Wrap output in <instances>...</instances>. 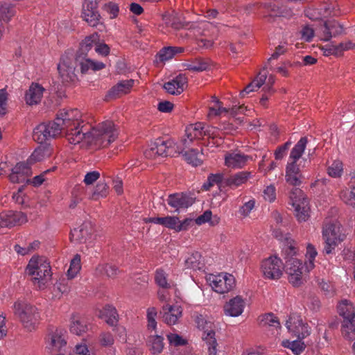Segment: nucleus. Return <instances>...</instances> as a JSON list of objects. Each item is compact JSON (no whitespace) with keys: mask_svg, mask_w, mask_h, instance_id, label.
I'll return each mask as SVG.
<instances>
[{"mask_svg":"<svg viewBox=\"0 0 355 355\" xmlns=\"http://www.w3.org/2000/svg\"><path fill=\"white\" fill-rule=\"evenodd\" d=\"M184 159L190 164L197 166L202 162L204 155L202 150L199 153L196 149H191L184 153L183 155Z\"/></svg>","mask_w":355,"mask_h":355,"instance_id":"44","label":"nucleus"},{"mask_svg":"<svg viewBox=\"0 0 355 355\" xmlns=\"http://www.w3.org/2000/svg\"><path fill=\"white\" fill-rule=\"evenodd\" d=\"M94 232V225L90 221H85L78 227L71 231V240L76 243H85Z\"/></svg>","mask_w":355,"mask_h":355,"instance_id":"17","label":"nucleus"},{"mask_svg":"<svg viewBox=\"0 0 355 355\" xmlns=\"http://www.w3.org/2000/svg\"><path fill=\"white\" fill-rule=\"evenodd\" d=\"M31 175V169L29 164L27 162H19L12 168L9 180L12 183H21L26 182Z\"/></svg>","mask_w":355,"mask_h":355,"instance_id":"19","label":"nucleus"},{"mask_svg":"<svg viewBox=\"0 0 355 355\" xmlns=\"http://www.w3.org/2000/svg\"><path fill=\"white\" fill-rule=\"evenodd\" d=\"M171 144L170 141L158 140L145 151V155L148 158H155L156 156H167Z\"/></svg>","mask_w":355,"mask_h":355,"instance_id":"26","label":"nucleus"},{"mask_svg":"<svg viewBox=\"0 0 355 355\" xmlns=\"http://www.w3.org/2000/svg\"><path fill=\"white\" fill-rule=\"evenodd\" d=\"M85 319L78 314H73L70 319L69 330L76 335L80 336L87 331Z\"/></svg>","mask_w":355,"mask_h":355,"instance_id":"29","label":"nucleus"},{"mask_svg":"<svg viewBox=\"0 0 355 355\" xmlns=\"http://www.w3.org/2000/svg\"><path fill=\"white\" fill-rule=\"evenodd\" d=\"M109 194V187L104 181H100L96 184L92 198L94 200H98L101 198H105Z\"/></svg>","mask_w":355,"mask_h":355,"instance_id":"50","label":"nucleus"},{"mask_svg":"<svg viewBox=\"0 0 355 355\" xmlns=\"http://www.w3.org/2000/svg\"><path fill=\"white\" fill-rule=\"evenodd\" d=\"M283 263L276 256L270 257L262 261L261 271L265 278L278 279L282 275Z\"/></svg>","mask_w":355,"mask_h":355,"instance_id":"12","label":"nucleus"},{"mask_svg":"<svg viewBox=\"0 0 355 355\" xmlns=\"http://www.w3.org/2000/svg\"><path fill=\"white\" fill-rule=\"evenodd\" d=\"M196 324L197 327L202 331V338L209 345V355H216L218 344L215 338L214 324L202 315L197 317Z\"/></svg>","mask_w":355,"mask_h":355,"instance_id":"7","label":"nucleus"},{"mask_svg":"<svg viewBox=\"0 0 355 355\" xmlns=\"http://www.w3.org/2000/svg\"><path fill=\"white\" fill-rule=\"evenodd\" d=\"M83 18L87 24L93 27L100 23L101 16L97 10V3L93 1L86 0L83 8Z\"/></svg>","mask_w":355,"mask_h":355,"instance_id":"18","label":"nucleus"},{"mask_svg":"<svg viewBox=\"0 0 355 355\" xmlns=\"http://www.w3.org/2000/svg\"><path fill=\"white\" fill-rule=\"evenodd\" d=\"M203 123H196L191 124L186 128L185 138L181 140L182 145L184 147H188L190 144L196 139L203 138Z\"/></svg>","mask_w":355,"mask_h":355,"instance_id":"21","label":"nucleus"},{"mask_svg":"<svg viewBox=\"0 0 355 355\" xmlns=\"http://www.w3.org/2000/svg\"><path fill=\"white\" fill-rule=\"evenodd\" d=\"M99 343L102 347H107L112 346L114 343L113 335L110 332H102L99 335Z\"/></svg>","mask_w":355,"mask_h":355,"instance_id":"59","label":"nucleus"},{"mask_svg":"<svg viewBox=\"0 0 355 355\" xmlns=\"http://www.w3.org/2000/svg\"><path fill=\"white\" fill-rule=\"evenodd\" d=\"M288 330L299 339H304L311 334V328L303 322L302 317L296 313L291 314L286 321Z\"/></svg>","mask_w":355,"mask_h":355,"instance_id":"13","label":"nucleus"},{"mask_svg":"<svg viewBox=\"0 0 355 355\" xmlns=\"http://www.w3.org/2000/svg\"><path fill=\"white\" fill-rule=\"evenodd\" d=\"M3 217L6 227L21 225L28 221L26 215L21 211L12 210L4 211Z\"/></svg>","mask_w":355,"mask_h":355,"instance_id":"27","label":"nucleus"},{"mask_svg":"<svg viewBox=\"0 0 355 355\" xmlns=\"http://www.w3.org/2000/svg\"><path fill=\"white\" fill-rule=\"evenodd\" d=\"M168 205L179 211L181 209H187L194 202V199L185 193H175L170 194L166 200Z\"/></svg>","mask_w":355,"mask_h":355,"instance_id":"16","label":"nucleus"},{"mask_svg":"<svg viewBox=\"0 0 355 355\" xmlns=\"http://www.w3.org/2000/svg\"><path fill=\"white\" fill-rule=\"evenodd\" d=\"M146 345L151 354H159L164 347V338L158 335H150L147 338Z\"/></svg>","mask_w":355,"mask_h":355,"instance_id":"31","label":"nucleus"},{"mask_svg":"<svg viewBox=\"0 0 355 355\" xmlns=\"http://www.w3.org/2000/svg\"><path fill=\"white\" fill-rule=\"evenodd\" d=\"M187 85V78L184 74H179L173 80L166 83L164 88L166 92L173 95L181 94Z\"/></svg>","mask_w":355,"mask_h":355,"instance_id":"25","label":"nucleus"},{"mask_svg":"<svg viewBox=\"0 0 355 355\" xmlns=\"http://www.w3.org/2000/svg\"><path fill=\"white\" fill-rule=\"evenodd\" d=\"M202 132H203V137L205 136H207L209 138H213V139L216 138V137L221 138V136L220 134V130L218 128L214 127V126L205 125L203 123Z\"/></svg>","mask_w":355,"mask_h":355,"instance_id":"61","label":"nucleus"},{"mask_svg":"<svg viewBox=\"0 0 355 355\" xmlns=\"http://www.w3.org/2000/svg\"><path fill=\"white\" fill-rule=\"evenodd\" d=\"M318 285L324 293L327 296H333L335 294L334 286L324 279H318Z\"/></svg>","mask_w":355,"mask_h":355,"instance_id":"57","label":"nucleus"},{"mask_svg":"<svg viewBox=\"0 0 355 355\" xmlns=\"http://www.w3.org/2000/svg\"><path fill=\"white\" fill-rule=\"evenodd\" d=\"M59 79L64 85L74 83L77 80L75 73V64L71 58L67 55L62 56L58 64Z\"/></svg>","mask_w":355,"mask_h":355,"instance_id":"11","label":"nucleus"},{"mask_svg":"<svg viewBox=\"0 0 355 355\" xmlns=\"http://www.w3.org/2000/svg\"><path fill=\"white\" fill-rule=\"evenodd\" d=\"M80 269V257L76 254L71 261L69 268L67 270V275L69 279H73L76 277Z\"/></svg>","mask_w":355,"mask_h":355,"instance_id":"53","label":"nucleus"},{"mask_svg":"<svg viewBox=\"0 0 355 355\" xmlns=\"http://www.w3.org/2000/svg\"><path fill=\"white\" fill-rule=\"evenodd\" d=\"M161 313L162 314L163 321L168 325H173L176 324L182 317V309L180 306L166 304L162 306Z\"/></svg>","mask_w":355,"mask_h":355,"instance_id":"20","label":"nucleus"},{"mask_svg":"<svg viewBox=\"0 0 355 355\" xmlns=\"http://www.w3.org/2000/svg\"><path fill=\"white\" fill-rule=\"evenodd\" d=\"M263 193L264 199L270 202L276 199V189L273 184L267 186Z\"/></svg>","mask_w":355,"mask_h":355,"instance_id":"63","label":"nucleus"},{"mask_svg":"<svg viewBox=\"0 0 355 355\" xmlns=\"http://www.w3.org/2000/svg\"><path fill=\"white\" fill-rule=\"evenodd\" d=\"M245 110V108L243 106H234L231 110H228L221 105V102L219 100H216V105L209 108V114L218 116L230 112L232 115H236L239 113H243Z\"/></svg>","mask_w":355,"mask_h":355,"instance_id":"35","label":"nucleus"},{"mask_svg":"<svg viewBox=\"0 0 355 355\" xmlns=\"http://www.w3.org/2000/svg\"><path fill=\"white\" fill-rule=\"evenodd\" d=\"M46 128H48V132H49V137L51 139L55 138L60 135L62 132V130H64V127L62 126L60 122L58 121V119L53 121L49 122L46 123Z\"/></svg>","mask_w":355,"mask_h":355,"instance_id":"48","label":"nucleus"},{"mask_svg":"<svg viewBox=\"0 0 355 355\" xmlns=\"http://www.w3.org/2000/svg\"><path fill=\"white\" fill-rule=\"evenodd\" d=\"M255 205V200L254 199L250 200L245 202L239 209V214L243 217L248 216L251 211L254 209Z\"/></svg>","mask_w":355,"mask_h":355,"instance_id":"64","label":"nucleus"},{"mask_svg":"<svg viewBox=\"0 0 355 355\" xmlns=\"http://www.w3.org/2000/svg\"><path fill=\"white\" fill-rule=\"evenodd\" d=\"M14 315L28 331L35 330L41 317L38 309L24 300H18L12 306Z\"/></svg>","mask_w":355,"mask_h":355,"instance_id":"2","label":"nucleus"},{"mask_svg":"<svg viewBox=\"0 0 355 355\" xmlns=\"http://www.w3.org/2000/svg\"><path fill=\"white\" fill-rule=\"evenodd\" d=\"M302 339L290 341L288 340L282 341V346L285 348H288L295 355H300L304 349L305 345Z\"/></svg>","mask_w":355,"mask_h":355,"instance_id":"46","label":"nucleus"},{"mask_svg":"<svg viewBox=\"0 0 355 355\" xmlns=\"http://www.w3.org/2000/svg\"><path fill=\"white\" fill-rule=\"evenodd\" d=\"M56 118L64 127L67 138L68 133L73 131V129L78 128L80 130H85L83 126L80 127L81 113L77 109L60 110Z\"/></svg>","mask_w":355,"mask_h":355,"instance_id":"10","label":"nucleus"},{"mask_svg":"<svg viewBox=\"0 0 355 355\" xmlns=\"http://www.w3.org/2000/svg\"><path fill=\"white\" fill-rule=\"evenodd\" d=\"M27 274L32 277V282L39 289L44 288L51 279V270L45 257H33L26 266Z\"/></svg>","mask_w":355,"mask_h":355,"instance_id":"3","label":"nucleus"},{"mask_svg":"<svg viewBox=\"0 0 355 355\" xmlns=\"http://www.w3.org/2000/svg\"><path fill=\"white\" fill-rule=\"evenodd\" d=\"M223 176L220 173L211 174L207 179V182L204 184L203 187L205 189L208 190L211 187L215 184L223 183Z\"/></svg>","mask_w":355,"mask_h":355,"instance_id":"60","label":"nucleus"},{"mask_svg":"<svg viewBox=\"0 0 355 355\" xmlns=\"http://www.w3.org/2000/svg\"><path fill=\"white\" fill-rule=\"evenodd\" d=\"M340 199L347 205L355 204V176L349 182V187L343 189L340 193Z\"/></svg>","mask_w":355,"mask_h":355,"instance_id":"34","label":"nucleus"},{"mask_svg":"<svg viewBox=\"0 0 355 355\" xmlns=\"http://www.w3.org/2000/svg\"><path fill=\"white\" fill-rule=\"evenodd\" d=\"M317 254L318 252L315 247L312 244H308L306 252V262L305 263L307 271L312 270L315 267L314 261Z\"/></svg>","mask_w":355,"mask_h":355,"instance_id":"49","label":"nucleus"},{"mask_svg":"<svg viewBox=\"0 0 355 355\" xmlns=\"http://www.w3.org/2000/svg\"><path fill=\"white\" fill-rule=\"evenodd\" d=\"M212 289L220 294L228 293L236 284L234 277L229 273L221 272L218 275H209L207 278Z\"/></svg>","mask_w":355,"mask_h":355,"instance_id":"8","label":"nucleus"},{"mask_svg":"<svg viewBox=\"0 0 355 355\" xmlns=\"http://www.w3.org/2000/svg\"><path fill=\"white\" fill-rule=\"evenodd\" d=\"M179 223V218L177 216H167L166 217H162V226L175 230L177 232L178 224Z\"/></svg>","mask_w":355,"mask_h":355,"instance_id":"58","label":"nucleus"},{"mask_svg":"<svg viewBox=\"0 0 355 355\" xmlns=\"http://www.w3.org/2000/svg\"><path fill=\"white\" fill-rule=\"evenodd\" d=\"M76 62L80 67V71L83 74H85L92 70L94 71L103 69L105 64L102 62L95 61L87 58V55H77Z\"/></svg>","mask_w":355,"mask_h":355,"instance_id":"22","label":"nucleus"},{"mask_svg":"<svg viewBox=\"0 0 355 355\" xmlns=\"http://www.w3.org/2000/svg\"><path fill=\"white\" fill-rule=\"evenodd\" d=\"M51 153V148L47 146H40L37 148L27 159L26 162L31 166L36 162H41L49 157Z\"/></svg>","mask_w":355,"mask_h":355,"instance_id":"30","label":"nucleus"},{"mask_svg":"<svg viewBox=\"0 0 355 355\" xmlns=\"http://www.w3.org/2000/svg\"><path fill=\"white\" fill-rule=\"evenodd\" d=\"M98 40V35L97 34L91 35L87 37L80 44L79 52L77 55H87L94 45H96Z\"/></svg>","mask_w":355,"mask_h":355,"instance_id":"43","label":"nucleus"},{"mask_svg":"<svg viewBox=\"0 0 355 355\" xmlns=\"http://www.w3.org/2000/svg\"><path fill=\"white\" fill-rule=\"evenodd\" d=\"M251 178V172L247 171H239L224 179L223 185L235 189L245 184Z\"/></svg>","mask_w":355,"mask_h":355,"instance_id":"24","label":"nucleus"},{"mask_svg":"<svg viewBox=\"0 0 355 355\" xmlns=\"http://www.w3.org/2000/svg\"><path fill=\"white\" fill-rule=\"evenodd\" d=\"M162 19L167 26H170L175 30H179L184 26V23L174 11L164 14Z\"/></svg>","mask_w":355,"mask_h":355,"instance_id":"39","label":"nucleus"},{"mask_svg":"<svg viewBox=\"0 0 355 355\" xmlns=\"http://www.w3.org/2000/svg\"><path fill=\"white\" fill-rule=\"evenodd\" d=\"M338 311L343 318V320H352L355 318V309L348 300H343L338 306Z\"/></svg>","mask_w":355,"mask_h":355,"instance_id":"37","label":"nucleus"},{"mask_svg":"<svg viewBox=\"0 0 355 355\" xmlns=\"http://www.w3.org/2000/svg\"><path fill=\"white\" fill-rule=\"evenodd\" d=\"M99 317L104 320L109 325L113 326L117 322L118 314L112 306L107 305L100 312Z\"/></svg>","mask_w":355,"mask_h":355,"instance_id":"40","label":"nucleus"},{"mask_svg":"<svg viewBox=\"0 0 355 355\" xmlns=\"http://www.w3.org/2000/svg\"><path fill=\"white\" fill-rule=\"evenodd\" d=\"M66 337L67 331L64 329L51 330L46 338V349L51 352L62 350L67 345Z\"/></svg>","mask_w":355,"mask_h":355,"instance_id":"14","label":"nucleus"},{"mask_svg":"<svg viewBox=\"0 0 355 355\" xmlns=\"http://www.w3.org/2000/svg\"><path fill=\"white\" fill-rule=\"evenodd\" d=\"M259 324L266 329H271V331L278 332L280 328V322L273 313H267L259 317Z\"/></svg>","mask_w":355,"mask_h":355,"instance_id":"32","label":"nucleus"},{"mask_svg":"<svg viewBox=\"0 0 355 355\" xmlns=\"http://www.w3.org/2000/svg\"><path fill=\"white\" fill-rule=\"evenodd\" d=\"M47 130L48 128H46V123L38 125L33 130V139L40 144L51 139L49 135V132Z\"/></svg>","mask_w":355,"mask_h":355,"instance_id":"45","label":"nucleus"},{"mask_svg":"<svg viewBox=\"0 0 355 355\" xmlns=\"http://www.w3.org/2000/svg\"><path fill=\"white\" fill-rule=\"evenodd\" d=\"M118 130L112 121H103L90 131L78 128L73 129L67 135L71 144L80 145V148H104L114 141L118 137Z\"/></svg>","mask_w":355,"mask_h":355,"instance_id":"1","label":"nucleus"},{"mask_svg":"<svg viewBox=\"0 0 355 355\" xmlns=\"http://www.w3.org/2000/svg\"><path fill=\"white\" fill-rule=\"evenodd\" d=\"M44 88L38 83H33L26 92L25 99L27 104L32 105L39 103L43 96Z\"/></svg>","mask_w":355,"mask_h":355,"instance_id":"28","label":"nucleus"},{"mask_svg":"<svg viewBox=\"0 0 355 355\" xmlns=\"http://www.w3.org/2000/svg\"><path fill=\"white\" fill-rule=\"evenodd\" d=\"M343 171V163L340 160H335L327 168L328 174L334 178H340Z\"/></svg>","mask_w":355,"mask_h":355,"instance_id":"54","label":"nucleus"},{"mask_svg":"<svg viewBox=\"0 0 355 355\" xmlns=\"http://www.w3.org/2000/svg\"><path fill=\"white\" fill-rule=\"evenodd\" d=\"M157 312L155 307H150L147 310L148 329L155 330L157 327V322L155 318Z\"/></svg>","mask_w":355,"mask_h":355,"instance_id":"55","label":"nucleus"},{"mask_svg":"<svg viewBox=\"0 0 355 355\" xmlns=\"http://www.w3.org/2000/svg\"><path fill=\"white\" fill-rule=\"evenodd\" d=\"M322 238L324 241V252L330 254L345 240V234L342 232L338 222L327 219L322 227Z\"/></svg>","mask_w":355,"mask_h":355,"instance_id":"5","label":"nucleus"},{"mask_svg":"<svg viewBox=\"0 0 355 355\" xmlns=\"http://www.w3.org/2000/svg\"><path fill=\"white\" fill-rule=\"evenodd\" d=\"M245 306L244 300L241 296H236L226 302L223 309L226 315L237 317L241 315Z\"/></svg>","mask_w":355,"mask_h":355,"instance_id":"23","label":"nucleus"},{"mask_svg":"<svg viewBox=\"0 0 355 355\" xmlns=\"http://www.w3.org/2000/svg\"><path fill=\"white\" fill-rule=\"evenodd\" d=\"M343 336L348 340L355 339V318L352 320H343L341 326Z\"/></svg>","mask_w":355,"mask_h":355,"instance_id":"41","label":"nucleus"},{"mask_svg":"<svg viewBox=\"0 0 355 355\" xmlns=\"http://www.w3.org/2000/svg\"><path fill=\"white\" fill-rule=\"evenodd\" d=\"M298 251L297 243L293 240L287 241L286 245L283 250L286 260L291 257H297Z\"/></svg>","mask_w":355,"mask_h":355,"instance_id":"51","label":"nucleus"},{"mask_svg":"<svg viewBox=\"0 0 355 355\" xmlns=\"http://www.w3.org/2000/svg\"><path fill=\"white\" fill-rule=\"evenodd\" d=\"M266 78L267 76L266 73H259V75L241 92V96L244 97L245 94L259 89L265 83Z\"/></svg>","mask_w":355,"mask_h":355,"instance_id":"38","label":"nucleus"},{"mask_svg":"<svg viewBox=\"0 0 355 355\" xmlns=\"http://www.w3.org/2000/svg\"><path fill=\"white\" fill-rule=\"evenodd\" d=\"M307 143L308 138L306 137H302L290 153L289 158L292 159V162L288 163L286 168V181L291 185L298 186L301 184L302 175L300 172V168L296 164V162L304 153Z\"/></svg>","mask_w":355,"mask_h":355,"instance_id":"4","label":"nucleus"},{"mask_svg":"<svg viewBox=\"0 0 355 355\" xmlns=\"http://www.w3.org/2000/svg\"><path fill=\"white\" fill-rule=\"evenodd\" d=\"M285 268L288 281L293 286H300L303 284V274L307 270L302 260L297 257H291L286 261Z\"/></svg>","mask_w":355,"mask_h":355,"instance_id":"9","label":"nucleus"},{"mask_svg":"<svg viewBox=\"0 0 355 355\" xmlns=\"http://www.w3.org/2000/svg\"><path fill=\"white\" fill-rule=\"evenodd\" d=\"M290 204L293 207L295 216L300 222L306 221L309 218V201L303 191L298 189H293L289 196Z\"/></svg>","mask_w":355,"mask_h":355,"instance_id":"6","label":"nucleus"},{"mask_svg":"<svg viewBox=\"0 0 355 355\" xmlns=\"http://www.w3.org/2000/svg\"><path fill=\"white\" fill-rule=\"evenodd\" d=\"M183 67L185 69L192 71H203L207 69L209 64L202 60H198L192 62L184 63Z\"/></svg>","mask_w":355,"mask_h":355,"instance_id":"52","label":"nucleus"},{"mask_svg":"<svg viewBox=\"0 0 355 355\" xmlns=\"http://www.w3.org/2000/svg\"><path fill=\"white\" fill-rule=\"evenodd\" d=\"M166 277H167V275L163 270L158 269L156 270L155 279L156 283L160 287H162L164 288H166L169 287V284L167 282Z\"/></svg>","mask_w":355,"mask_h":355,"instance_id":"62","label":"nucleus"},{"mask_svg":"<svg viewBox=\"0 0 355 355\" xmlns=\"http://www.w3.org/2000/svg\"><path fill=\"white\" fill-rule=\"evenodd\" d=\"M168 343L174 347L184 346L187 344L186 339L177 334L170 333L166 336Z\"/></svg>","mask_w":355,"mask_h":355,"instance_id":"56","label":"nucleus"},{"mask_svg":"<svg viewBox=\"0 0 355 355\" xmlns=\"http://www.w3.org/2000/svg\"><path fill=\"white\" fill-rule=\"evenodd\" d=\"M250 157L238 151H229L224 155V164L230 169H240L243 168Z\"/></svg>","mask_w":355,"mask_h":355,"instance_id":"15","label":"nucleus"},{"mask_svg":"<svg viewBox=\"0 0 355 355\" xmlns=\"http://www.w3.org/2000/svg\"><path fill=\"white\" fill-rule=\"evenodd\" d=\"M184 263L187 268L193 270H200L204 266L202 256L198 252H193L188 256Z\"/></svg>","mask_w":355,"mask_h":355,"instance_id":"42","label":"nucleus"},{"mask_svg":"<svg viewBox=\"0 0 355 355\" xmlns=\"http://www.w3.org/2000/svg\"><path fill=\"white\" fill-rule=\"evenodd\" d=\"M96 272L98 275L108 278H114L119 273V268L115 265L107 263L98 264L96 268Z\"/></svg>","mask_w":355,"mask_h":355,"instance_id":"36","label":"nucleus"},{"mask_svg":"<svg viewBox=\"0 0 355 355\" xmlns=\"http://www.w3.org/2000/svg\"><path fill=\"white\" fill-rule=\"evenodd\" d=\"M183 50L182 47H164L159 51L157 55L160 61L165 62L173 58L175 54L182 53Z\"/></svg>","mask_w":355,"mask_h":355,"instance_id":"47","label":"nucleus"},{"mask_svg":"<svg viewBox=\"0 0 355 355\" xmlns=\"http://www.w3.org/2000/svg\"><path fill=\"white\" fill-rule=\"evenodd\" d=\"M134 80L128 79L119 82L110 91L109 94L112 96H117L130 92L133 87Z\"/></svg>","mask_w":355,"mask_h":355,"instance_id":"33","label":"nucleus"}]
</instances>
